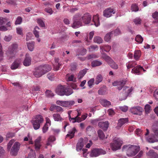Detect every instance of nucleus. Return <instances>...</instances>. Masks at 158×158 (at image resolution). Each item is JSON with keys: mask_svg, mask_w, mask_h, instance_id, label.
Wrapping results in <instances>:
<instances>
[{"mask_svg": "<svg viewBox=\"0 0 158 158\" xmlns=\"http://www.w3.org/2000/svg\"><path fill=\"white\" fill-rule=\"evenodd\" d=\"M12 36L10 35H6L4 38V40L6 42L10 41L12 39Z\"/></svg>", "mask_w": 158, "mask_h": 158, "instance_id": "nucleus-60", "label": "nucleus"}, {"mask_svg": "<svg viewBox=\"0 0 158 158\" xmlns=\"http://www.w3.org/2000/svg\"><path fill=\"white\" fill-rule=\"evenodd\" d=\"M128 122V119L127 118H121L118 121V125L117 127V129H119L123 125L127 123Z\"/></svg>", "mask_w": 158, "mask_h": 158, "instance_id": "nucleus-22", "label": "nucleus"}, {"mask_svg": "<svg viewBox=\"0 0 158 158\" xmlns=\"http://www.w3.org/2000/svg\"><path fill=\"white\" fill-rule=\"evenodd\" d=\"M98 57V56L95 54H91L89 55L87 57V58L88 59H90L92 58H96Z\"/></svg>", "mask_w": 158, "mask_h": 158, "instance_id": "nucleus-61", "label": "nucleus"}, {"mask_svg": "<svg viewBox=\"0 0 158 158\" xmlns=\"http://www.w3.org/2000/svg\"><path fill=\"white\" fill-rule=\"evenodd\" d=\"M101 104L104 107H108L111 105L110 102L106 99H102L100 100Z\"/></svg>", "mask_w": 158, "mask_h": 158, "instance_id": "nucleus-32", "label": "nucleus"}, {"mask_svg": "<svg viewBox=\"0 0 158 158\" xmlns=\"http://www.w3.org/2000/svg\"><path fill=\"white\" fill-rule=\"evenodd\" d=\"M51 69V66L48 64L40 65L35 68L34 75L36 77H40L50 71Z\"/></svg>", "mask_w": 158, "mask_h": 158, "instance_id": "nucleus-3", "label": "nucleus"}, {"mask_svg": "<svg viewBox=\"0 0 158 158\" xmlns=\"http://www.w3.org/2000/svg\"><path fill=\"white\" fill-rule=\"evenodd\" d=\"M112 34H114V35H119L121 33V32L118 29H116L114 31H111Z\"/></svg>", "mask_w": 158, "mask_h": 158, "instance_id": "nucleus-59", "label": "nucleus"}, {"mask_svg": "<svg viewBox=\"0 0 158 158\" xmlns=\"http://www.w3.org/2000/svg\"><path fill=\"white\" fill-rule=\"evenodd\" d=\"M28 49L31 51L33 50L34 48L35 43L34 42L27 43Z\"/></svg>", "mask_w": 158, "mask_h": 158, "instance_id": "nucleus-34", "label": "nucleus"}, {"mask_svg": "<svg viewBox=\"0 0 158 158\" xmlns=\"http://www.w3.org/2000/svg\"><path fill=\"white\" fill-rule=\"evenodd\" d=\"M126 83V81L122 80L120 81H115L112 83V85L114 86H117L119 90H121Z\"/></svg>", "mask_w": 158, "mask_h": 158, "instance_id": "nucleus-15", "label": "nucleus"}, {"mask_svg": "<svg viewBox=\"0 0 158 158\" xmlns=\"http://www.w3.org/2000/svg\"><path fill=\"white\" fill-rule=\"evenodd\" d=\"M98 46L97 45H92L89 47L88 49L89 52H91L97 49Z\"/></svg>", "mask_w": 158, "mask_h": 158, "instance_id": "nucleus-50", "label": "nucleus"}, {"mask_svg": "<svg viewBox=\"0 0 158 158\" xmlns=\"http://www.w3.org/2000/svg\"><path fill=\"white\" fill-rule=\"evenodd\" d=\"M109 64L111 68L114 69H117L118 68V65L113 60L110 62Z\"/></svg>", "mask_w": 158, "mask_h": 158, "instance_id": "nucleus-36", "label": "nucleus"}, {"mask_svg": "<svg viewBox=\"0 0 158 158\" xmlns=\"http://www.w3.org/2000/svg\"><path fill=\"white\" fill-rule=\"evenodd\" d=\"M131 10L132 11L136 12L139 10V9L136 5L133 4L132 5Z\"/></svg>", "mask_w": 158, "mask_h": 158, "instance_id": "nucleus-53", "label": "nucleus"}, {"mask_svg": "<svg viewBox=\"0 0 158 158\" xmlns=\"http://www.w3.org/2000/svg\"><path fill=\"white\" fill-rule=\"evenodd\" d=\"M57 94L60 96H69L73 93L72 90L68 86L65 85H59L56 90Z\"/></svg>", "mask_w": 158, "mask_h": 158, "instance_id": "nucleus-4", "label": "nucleus"}, {"mask_svg": "<svg viewBox=\"0 0 158 158\" xmlns=\"http://www.w3.org/2000/svg\"><path fill=\"white\" fill-rule=\"evenodd\" d=\"M20 60H15L12 64L11 66V68L12 69H15L18 68L19 64L21 63Z\"/></svg>", "mask_w": 158, "mask_h": 158, "instance_id": "nucleus-26", "label": "nucleus"}, {"mask_svg": "<svg viewBox=\"0 0 158 158\" xmlns=\"http://www.w3.org/2000/svg\"><path fill=\"white\" fill-rule=\"evenodd\" d=\"M146 155L150 158H158V154L152 150H150Z\"/></svg>", "mask_w": 158, "mask_h": 158, "instance_id": "nucleus-21", "label": "nucleus"}, {"mask_svg": "<svg viewBox=\"0 0 158 158\" xmlns=\"http://www.w3.org/2000/svg\"><path fill=\"white\" fill-rule=\"evenodd\" d=\"M41 139V137H39L36 139L35 141V148L36 150L39 149L41 146L40 143Z\"/></svg>", "mask_w": 158, "mask_h": 158, "instance_id": "nucleus-29", "label": "nucleus"}, {"mask_svg": "<svg viewBox=\"0 0 158 158\" xmlns=\"http://www.w3.org/2000/svg\"><path fill=\"white\" fill-rule=\"evenodd\" d=\"M31 59L28 54H26L25 58L23 62V65L27 66H29L31 63Z\"/></svg>", "mask_w": 158, "mask_h": 158, "instance_id": "nucleus-19", "label": "nucleus"}, {"mask_svg": "<svg viewBox=\"0 0 158 158\" xmlns=\"http://www.w3.org/2000/svg\"><path fill=\"white\" fill-rule=\"evenodd\" d=\"M88 141V139L86 138H85L84 139L82 138H80L76 146V150L77 151H81L82 149L84 144L87 143Z\"/></svg>", "mask_w": 158, "mask_h": 158, "instance_id": "nucleus-10", "label": "nucleus"}, {"mask_svg": "<svg viewBox=\"0 0 158 158\" xmlns=\"http://www.w3.org/2000/svg\"><path fill=\"white\" fill-rule=\"evenodd\" d=\"M45 94L47 97L49 98L52 97L54 96L53 94L52 91L49 90L46 91L45 92Z\"/></svg>", "mask_w": 158, "mask_h": 158, "instance_id": "nucleus-49", "label": "nucleus"}, {"mask_svg": "<svg viewBox=\"0 0 158 158\" xmlns=\"http://www.w3.org/2000/svg\"><path fill=\"white\" fill-rule=\"evenodd\" d=\"M23 29L21 27H17L16 28V32L19 35L23 36V33L22 32Z\"/></svg>", "mask_w": 158, "mask_h": 158, "instance_id": "nucleus-54", "label": "nucleus"}, {"mask_svg": "<svg viewBox=\"0 0 158 158\" xmlns=\"http://www.w3.org/2000/svg\"><path fill=\"white\" fill-rule=\"evenodd\" d=\"M45 119L46 123L42 128V132L44 133H46L48 131L49 127L51 124V121L48 117H46Z\"/></svg>", "mask_w": 158, "mask_h": 158, "instance_id": "nucleus-18", "label": "nucleus"}, {"mask_svg": "<svg viewBox=\"0 0 158 158\" xmlns=\"http://www.w3.org/2000/svg\"><path fill=\"white\" fill-rule=\"evenodd\" d=\"M115 11L113 9L109 8L105 9L103 12L104 16L109 18L111 17L113 14H114Z\"/></svg>", "mask_w": 158, "mask_h": 158, "instance_id": "nucleus-17", "label": "nucleus"}, {"mask_svg": "<svg viewBox=\"0 0 158 158\" xmlns=\"http://www.w3.org/2000/svg\"><path fill=\"white\" fill-rule=\"evenodd\" d=\"M93 22L95 26L97 27L100 24L99 15H94L93 19Z\"/></svg>", "mask_w": 158, "mask_h": 158, "instance_id": "nucleus-24", "label": "nucleus"}, {"mask_svg": "<svg viewBox=\"0 0 158 158\" xmlns=\"http://www.w3.org/2000/svg\"><path fill=\"white\" fill-rule=\"evenodd\" d=\"M94 81V79L92 78L90 79L88 82V85L89 87H91V86L93 85Z\"/></svg>", "mask_w": 158, "mask_h": 158, "instance_id": "nucleus-62", "label": "nucleus"}, {"mask_svg": "<svg viewBox=\"0 0 158 158\" xmlns=\"http://www.w3.org/2000/svg\"><path fill=\"white\" fill-rule=\"evenodd\" d=\"M141 20L140 19L137 18L134 19V22L136 24H140L141 23Z\"/></svg>", "mask_w": 158, "mask_h": 158, "instance_id": "nucleus-64", "label": "nucleus"}, {"mask_svg": "<svg viewBox=\"0 0 158 158\" xmlns=\"http://www.w3.org/2000/svg\"><path fill=\"white\" fill-rule=\"evenodd\" d=\"M3 54L2 51V46L1 43H0V61H1L3 59Z\"/></svg>", "mask_w": 158, "mask_h": 158, "instance_id": "nucleus-51", "label": "nucleus"}, {"mask_svg": "<svg viewBox=\"0 0 158 158\" xmlns=\"http://www.w3.org/2000/svg\"><path fill=\"white\" fill-rule=\"evenodd\" d=\"M76 130V129L75 128H73L71 130L69 131L68 133L66 135V137H69L70 139L73 138L74 136Z\"/></svg>", "mask_w": 158, "mask_h": 158, "instance_id": "nucleus-30", "label": "nucleus"}, {"mask_svg": "<svg viewBox=\"0 0 158 158\" xmlns=\"http://www.w3.org/2000/svg\"><path fill=\"white\" fill-rule=\"evenodd\" d=\"M120 109L122 111L124 112H126L128 110V107L127 106H124L120 107Z\"/></svg>", "mask_w": 158, "mask_h": 158, "instance_id": "nucleus-63", "label": "nucleus"}, {"mask_svg": "<svg viewBox=\"0 0 158 158\" xmlns=\"http://www.w3.org/2000/svg\"><path fill=\"white\" fill-rule=\"evenodd\" d=\"M141 55V52L140 51H136L135 52L134 54V57L135 60H138L139 59Z\"/></svg>", "mask_w": 158, "mask_h": 158, "instance_id": "nucleus-41", "label": "nucleus"}, {"mask_svg": "<svg viewBox=\"0 0 158 158\" xmlns=\"http://www.w3.org/2000/svg\"><path fill=\"white\" fill-rule=\"evenodd\" d=\"M59 59L58 58L55 59V64L54 65V69L55 71L58 70L59 69V67L61 65V64L58 63Z\"/></svg>", "mask_w": 158, "mask_h": 158, "instance_id": "nucleus-31", "label": "nucleus"}, {"mask_svg": "<svg viewBox=\"0 0 158 158\" xmlns=\"http://www.w3.org/2000/svg\"><path fill=\"white\" fill-rule=\"evenodd\" d=\"M73 23L72 27L74 28H78L85 24H88L91 20V16L88 13L84 14L82 16L77 13L74 15L73 17Z\"/></svg>", "mask_w": 158, "mask_h": 158, "instance_id": "nucleus-1", "label": "nucleus"}, {"mask_svg": "<svg viewBox=\"0 0 158 158\" xmlns=\"http://www.w3.org/2000/svg\"><path fill=\"white\" fill-rule=\"evenodd\" d=\"M8 21L7 19L2 17H0V31H7V28L4 25Z\"/></svg>", "mask_w": 158, "mask_h": 158, "instance_id": "nucleus-14", "label": "nucleus"}, {"mask_svg": "<svg viewBox=\"0 0 158 158\" xmlns=\"http://www.w3.org/2000/svg\"><path fill=\"white\" fill-rule=\"evenodd\" d=\"M102 80V76L100 74L98 75L96 77L95 83L97 85L101 82Z\"/></svg>", "mask_w": 158, "mask_h": 158, "instance_id": "nucleus-40", "label": "nucleus"}, {"mask_svg": "<svg viewBox=\"0 0 158 158\" xmlns=\"http://www.w3.org/2000/svg\"><path fill=\"white\" fill-rule=\"evenodd\" d=\"M20 144L18 142H16L12 146L10 154L12 156H16L17 155V153L19 149Z\"/></svg>", "mask_w": 158, "mask_h": 158, "instance_id": "nucleus-11", "label": "nucleus"}, {"mask_svg": "<svg viewBox=\"0 0 158 158\" xmlns=\"http://www.w3.org/2000/svg\"><path fill=\"white\" fill-rule=\"evenodd\" d=\"M140 150L139 146L133 145H127L123 148V150L126 152L127 155L128 157L135 156Z\"/></svg>", "mask_w": 158, "mask_h": 158, "instance_id": "nucleus-2", "label": "nucleus"}, {"mask_svg": "<svg viewBox=\"0 0 158 158\" xmlns=\"http://www.w3.org/2000/svg\"><path fill=\"white\" fill-rule=\"evenodd\" d=\"M18 45L17 44H13L10 47L9 51L7 53V55L9 57L11 58L14 56L15 53L17 52V48Z\"/></svg>", "mask_w": 158, "mask_h": 158, "instance_id": "nucleus-12", "label": "nucleus"}, {"mask_svg": "<svg viewBox=\"0 0 158 158\" xmlns=\"http://www.w3.org/2000/svg\"><path fill=\"white\" fill-rule=\"evenodd\" d=\"M45 12L48 13H49L50 15L52 14L53 11L52 10V9L50 7L46 8L45 9Z\"/></svg>", "mask_w": 158, "mask_h": 158, "instance_id": "nucleus-57", "label": "nucleus"}, {"mask_svg": "<svg viewBox=\"0 0 158 158\" xmlns=\"http://www.w3.org/2000/svg\"><path fill=\"white\" fill-rule=\"evenodd\" d=\"M39 30V27L37 26H36L35 27L34 31V34L35 36L37 38L39 37V32L38 31V30Z\"/></svg>", "mask_w": 158, "mask_h": 158, "instance_id": "nucleus-48", "label": "nucleus"}, {"mask_svg": "<svg viewBox=\"0 0 158 158\" xmlns=\"http://www.w3.org/2000/svg\"><path fill=\"white\" fill-rule=\"evenodd\" d=\"M111 48V47L109 45H105L101 47L100 49L102 51H104L106 52H108L110 50Z\"/></svg>", "mask_w": 158, "mask_h": 158, "instance_id": "nucleus-39", "label": "nucleus"}, {"mask_svg": "<svg viewBox=\"0 0 158 158\" xmlns=\"http://www.w3.org/2000/svg\"><path fill=\"white\" fill-rule=\"evenodd\" d=\"M152 130L155 135L158 137V121L152 126Z\"/></svg>", "mask_w": 158, "mask_h": 158, "instance_id": "nucleus-28", "label": "nucleus"}, {"mask_svg": "<svg viewBox=\"0 0 158 158\" xmlns=\"http://www.w3.org/2000/svg\"><path fill=\"white\" fill-rule=\"evenodd\" d=\"M143 40V38L141 35H137L135 38V40L139 43H142Z\"/></svg>", "mask_w": 158, "mask_h": 158, "instance_id": "nucleus-46", "label": "nucleus"}, {"mask_svg": "<svg viewBox=\"0 0 158 158\" xmlns=\"http://www.w3.org/2000/svg\"><path fill=\"white\" fill-rule=\"evenodd\" d=\"M65 79L67 81H72L74 82L76 81V78L73 75L67 74L66 76Z\"/></svg>", "mask_w": 158, "mask_h": 158, "instance_id": "nucleus-25", "label": "nucleus"}, {"mask_svg": "<svg viewBox=\"0 0 158 158\" xmlns=\"http://www.w3.org/2000/svg\"><path fill=\"white\" fill-rule=\"evenodd\" d=\"M102 57L109 64L113 60L109 56L105 54Z\"/></svg>", "mask_w": 158, "mask_h": 158, "instance_id": "nucleus-42", "label": "nucleus"}, {"mask_svg": "<svg viewBox=\"0 0 158 158\" xmlns=\"http://www.w3.org/2000/svg\"><path fill=\"white\" fill-rule=\"evenodd\" d=\"M136 64L135 62H129L126 64V66L128 69L135 67Z\"/></svg>", "mask_w": 158, "mask_h": 158, "instance_id": "nucleus-38", "label": "nucleus"}, {"mask_svg": "<svg viewBox=\"0 0 158 158\" xmlns=\"http://www.w3.org/2000/svg\"><path fill=\"white\" fill-rule=\"evenodd\" d=\"M145 110L146 113H149L151 110L150 106L148 104L146 105L145 106Z\"/></svg>", "mask_w": 158, "mask_h": 158, "instance_id": "nucleus-52", "label": "nucleus"}, {"mask_svg": "<svg viewBox=\"0 0 158 158\" xmlns=\"http://www.w3.org/2000/svg\"><path fill=\"white\" fill-rule=\"evenodd\" d=\"M123 143L120 139L115 138L114 139L113 143L110 144L111 147L113 150H116L119 149Z\"/></svg>", "mask_w": 158, "mask_h": 158, "instance_id": "nucleus-7", "label": "nucleus"}, {"mask_svg": "<svg viewBox=\"0 0 158 158\" xmlns=\"http://www.w3.org/2000/svg\"><path fill=\"white\" fill-rule=\"evenodd\" d=\"M98 126L100 128L104 131H106L108 127L109 123L107 121L104 122H101L99 123Z\"/></svg>", "mask_w": 158, "mask_h": 158, "instance_id": "nucleus-20", "label": "nucleus"}, {"mask_svg": "<svg viewBox=\"0 0 158 158\" xmlns=\"http://www.w3.org/2000/svg\"><path fill=\"white\" fill-rule=\"evenodd\" d=\"M53 117L55 121L61 122L63 119L61 117L60 115L57 113L54 114H53Z\"/></svg>", "mask_w": 158, "mask_h": 158, "instance_id": "nucleus-27", "label": "nucleus"}, {"mask_svg": "<svg viewBox=\"0 0 158 158\" xmlns=\"http://www.w3.org/2000/svg\"><path fill=\"white\" fill-rule=\"evenodd\" d=\"M106 153V152L102 149H94L92 150L90 156L91 157H96L100 155L105 154Z\"/></svg>", "mask_w": 158, "mask_h": 158, "instance_id": "nucleus-8", "label": "nucleus"}, {"mask_svg": "<svg viewBox=\"0 0 158 158\" xmlns=\"http://www.w3.org/2000/svg\"><path fill=\"white\" fill-rule=\"evenodd\" d=\"M37 22L40 25L41 27H45V24L44 22L43 21V20L40 19H39L37 20Z\"/></svg>", "mask_w": 158, "mask_h": 158, "instance_id": "nucleus-55", "label": "nucleus"}, {"mask_svg": "<svg viewBox=\"0 0 158 158\" xmlns=\"http://www.w3.org/2000/svg\"><path fill=\"white\" fill-rule=\"evenodd\" d=\"M152 17L155 19L156 22H158V12L155 11L153 13Z\"/></svg>", "mask_w": 158, "mask_h": 158, "instance_id": "nucleus-47", "label": "nucleus"}, {"mask_svg": "<svg viewBox=\"0 0 158 158\" xmlns=\"http://www.w3.org/2000/svg\"><path fill=\"white\" fill-rule=\"evenodd\" d=\"M94 42L100 44L102 43L103 40L101 37L99 36H96L94 39Z\"/></svg>", "mask_w": 158, "mask_h": 158, "instance_id": "nucleus-37", "label": "nucleus"}, {"mask_svg": "<svg viewBox=\"0 0 158 158\" xmlns=\"http://www.w3.org/2000/svg\"><path fill=\"white\" fill-rule=\"evenodd\" d=\"M133 90L132 87H130L126 86L123 87L122 92L119 95V99L123 100L126 99L130 93Z\"/></svg>", "mask_w": 158, "mask_h": 158, "instance_id": "nucleus-5", "label": "nucleus"}, {"mask_svg": "<svg viewBox=\"0 0 158 158\" xmlns=\"http://www.w3.org/2000/svg\"><path fill=\"white\" fill-rule=\"evenodd\" d=\"M98 134L99 138L102 139L105 138V135L102 130H99L98 131Z\"/></svg>", "mask_w": 158, "mask_h": 158, "instance_id": "nucleus-43", "label": "nucleus"}, {"mask_svg": "<svg viewBox=\"0 0 158 158\" xmlns=\"http://www.w3.org/2000/svg\"><path fill=\"white\" fill-rule=\"evenodd\" d=\"M44 119L42 116L40 115H37L31 121L34 128L35 130L38 129L40 128V124L42 123Z\"/></svg>", "mask_w": 158, "mask_h": 158, "instance_id": "nucleus-6", "label": "nucleus"}, {"mask_svg": "<svg viewBox=\"0 0 158 158\" xmlns=\"http://www.w3.org/2000/svg\"><path fill=\"white\" fill-rule=\"evenodd\" d=\"M86 72V69H83L80 71L78 75V78L79 79H81L84 76Z\"/></svg>", "mask_w": 158, "mask_h": 158, "instance_id": "nucleus-35", "label": "nucleus"}, {"mask_svg": "<svg viewBox=\"0 0 158 158\" xmlns=\"http://www.w3.org/2000/svg\"><path fill=\"white\" fill-rule=\"evenodd\" d=\"M54 74L53 73H49L47 75L48 78L51 81H53L54 79Z\"/></svg>", "mask_w": 158, "mask_h": 158, "instance_id": "nucleus-56", "label": "nucleus"}, {"mask_svg": "<svg viewBox=\"0 0 158 158\" xmlns=\"http://www.w3.org/2000/svg\"><path fill=\"white\" fill-rule=\"evenodd\" d=\"M142 71L145 72L146 70L142 67L139 65L133 69L131 70V73L139 75L142 74Z\"/></svg>", "mask_w": 158, "mask_h": 158, "instance_id": "nucleus-16", "label": "nucleus"}, {"mask_svg": "<svg viewBox=\"0 0 158 158\" xmlns=\"http://www.w3.org/2000/svg\"><path fill=\"white\" fill-rule=\"evenodd\" d=\"M111 34H112L111 32L106 34L104 38L105 41L108 42L110 40L111 38Z\"/></svg>", "mask_w": 158, "mask_h": 158, "instance_id": "nucleus-45", "label": "nucleus"}, {"mask_svg": "<svg viewBox=\"0 0 158 158\" xmlns=\"http://www.w3.org/2000/svg\"><path fill=\"white\" fill-rule=\"evenodd\" d=\"M146 140L149 143H153L158 141V139L156 138L154 135L151 134L148 137H146Z\"/></svg>", "mask_w": 158, "mask_h": 158, "instance_id": "nucleus-23", "label": "nucleus"}, {"mask_svg": "<svg viewBox=\"0 0 158 158\" xmlns=\"http://www.w3.org/2000/svg\"><path fill=\"white\" fill-rule=\"evenodd\" d=\"M56 140V138L55 136H50L48 138L47 142V145H50L52 146V143Z\"/></svg>", "mask_w": 158, "mask_h": 158, "instance_id": "nucleus-33", "label": "nucleus"}, {"mask_svg": "<svg viewBox=\"0 0 158 158\" xmlns=\"http://www.w3.org/2000/svg\"><path fill=\"white\" fill-rule=\"evenodd\" d=\"M22 22V19L20 17H18L15 22V24L16 25L19 24L21 23Z\"/></svg>", "mask_w": 158, "mask_h": 158, "instance_id": "nucleus-58", "label": "nucleus"}, {"mask_svg": "<svg viewBox=\"0 0 158 158\" xmlns=\"http://www.w3.org/2000/svg\"><path fill=\"white\" fill-rule=\"evenodd\" d=\"M143 109L140 106H134L130 109V111L133 114L141 115Z\"/></svg>", "mask_w": 158, "mask_h": 158, "instance_id": "nucleus-13", "label": "nucleus"}, {"mask_svg": "<svg viewBox=\"0 0 158 158\" xmlns=\"http://www.w3.org/2000/svg\"><path fill=\"white\" fill-rule=\"evenodd\" d=\"M102 63L98 61L95 60L92 62L91 65L92 67H96L101 65Z\"/></svg>", "mask_w": 158, "mask_h": 158, "instance_id": "nucleus-44", "label": "nucleus"}, {"mask_svg": "<svg viewBox=\"0 0 158 158\" xmlns=\"http://www.w3.org/2000/svg\"><path fill=\"white\" fill-rule=\"evenodd\" d=\"M56 104L59 105L64 107H70L74 104L73 101H64L61 100H57Z\"/></svg>", "mask_w": 158, "mask_h": 158, "instance_id": "nucleus-9", "label": "nucleus"}]
</instances>
